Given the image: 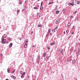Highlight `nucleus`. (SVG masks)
Returning <instances> with one entry per match:
<instances>
[{"instance_id": "obj_1", "label": "nucleus", "mask_w": 80, "mask_h": 80, "mask_svg": "<svg viewBox=\"0 0 80 80\" xmlns=\"http://www.w3.org/2000/svg\"><path fill=\"white\" fill-rule=\"evenodd\" d=\"M42 3L43 2H41V6L40 7V10H43V6H42Z\"/></svg>"}, {"instance_id": "obj_2", "label": "nucleus", "mask_w": 80, "mask_h": 80, "mask_svg": "<svg viewBox=\"0 0 80 80\" xmlns=\"http://www.w3.org/2000/svg\"><path fill=\"white\" fill-rule=\"evenodd\" d=\"M59 52H61V53H63V49L62 48L60 49H59Z\"/></svg>"}, {"instance_id": "obj_3", "label": "nucleus", "mask_w": 80, "mask_h": 80, "mask_svg": "<svg viewBox=\"0 0 80 80\" xmlns=\"http://www.w3.org/2000/svg\"><path fill=\"white\" fill-rule=\"evenodd\" d=\"M59 22H60V21H59V20H58V19H57L55 22V23L56 24H58V23H59Z\"/></svg>"}, {"instance_id": "obj_4", "label": "nucleus", "mask_w": 80, "mask_h": 80, "mask_svg": "<svg viewBox=\"0 0 80 80\" xmlns=\"http://www.w3.org/2000/svg\"><path fill=\"white\" fill-rule=\"evenodd\" d=\"M71 25V24H70V23L68 22V28H70Z\"/></svg>"}, {"instance_id": "obj_5", "label": "nucleus", "mask_w": 80, "mask_h": 80, "mask_svg": "<svg viewBox=\"0 0 80 80\" xmlns=\"http://www.w3.org/2000/svg\"><path fill=\"white\" fill-rule=\"evenodd\" d=\"M12 45H13V43H11L9 45V48H11V47H12Z\"/></svg>"}, {"instance_id": "obj_6", "label": "nucleus", "mask_w": 80, "mask_h": 80, "mask_svg": "<svg viewBox=\"0 0 80 80\" xmlns=\"http://www.w3.org/2000/svg\"><path fill=\"white\" fill-rule=\"evenodd\" d=\"M19 3L20 5H22V0H19Z\"/></svg>"}, {"instance_id": "obj_7", "label": "nucleus", "mask_w": 80, "mask_h": 80, "mask_svg": "<svg viewBox=\"0 0 80 80\" xmlns=\"http://www.w3.org/2000/svg\"><path fill=\"white\" fill-rule=\"evenodd\" d=\"M80 51H78L77 52V56H78L79 55V53H80Z\"/></svg>"}, {"instance_id": "obj_8", "label": "nucleus", "mask_w": 80, "mask_h": 80, "mask_svg": "<svg viewBox=\"0 0 80 80\" xmlns=\"http://www.w3.org/2000/svg\"><path fill=\"white\" fill-rule=\"evenodd\" d=\"M74 5H75V4L74 3V2H72V3H71V5H72V7H73Z\"/></svg>"}, {"instance_id": "obj_9", "label": "nucleus", "mask_w": 80, "mask_h": 80, "mask_svg": "<svg viewBox=\"0 0 80 80\" xmlns=\"http://www.w3.org/2000/svg\"><path fill=\"white\" fill-rule=\"evenodd\" d=\"M12 78L14 80H15L16 79V78L15 77L13 76H11Z\"/></svg>"}, {"instance_id": "obj_10", "label": "nucleus", "mask_w": 80, "mask_h": 80, "mask_svg": "<svg viewBox=\"0 0 80 80\" xmlns=\"http://www.w3.org/2000/svg\"><path fill=\"white\" fill-rule=\"evenodd\" d=\"M37 59H38V60H40V56L39 55H38L37 58Z\"/></svg>"}, {"instance_id": "obj_11", "label": "nucleus", "mask_w": 80, "mask_h": 80, "mask_svg": "<svg viewBox=\"0 0 80 80\" xmlns=\"http://www.w3.org/2000/svg\"><path fill=\"white\" fill-rule=\"evenodd\" d=\"M36 62L37 63H38V64L39 63V60H38V59H36Z\"/></svg>"}, {"instance_id": "obj_12", "label": "nucleus", "mask_w": 80, "mask_h": 80, "mask_svg": "<svg viewBox=\"0 0 80 80\" xmlns=\"http://www.w3.org/2000/svg\"><path fill=\"white\" fill-rule=\"evenodd\" d=\"M75 63V61L74 60H72V63L73 64H74Z\"/></svg>"}, {"instance_id": "obj_13", "label": "nucleus", "mask_w": 80, "mask_h": 80, "mask_svg": "<svg viewBox=\"0 0 80 80\" xmlns=\"http://www.w3.org/2000/svg\"><path fill=\"white\" fill-rule=\"evenodd\" d=\"M55 42H53V43H51L50 44L51 45H55Z\"/></svg>"}, {"instance_id": "obj_14", "label": "nucleus", "mask_w": 80, "mask_h": 80, "mask_svg": "<svg viewBox=\"0 0 80 80\" xmlns=\"http://www.w3.org/2000/svg\"><path fill=\"white\" fill-rule=\"evenodd\" d=\"M20 74H22V72H23V70H22V69H20Z\"/></svg>"}, {"instance_id": "obj_15", "label": "nucleus", "mask_w": 80, "mask_h": 80, "mask_svg": "<svg viewBox=\"0 0 80 80\" xmlns=\"http://www.w3.org/2000/svg\"><path fill=\"white\" fill-rule=\"evenodd\" d=\"M57 28H58L57 27H56L55 28L54 30V32H56V31H57Z\"/></svg>"}, {"instance_id": "obj_16", "label": "nucleus", "mask_w": 80, "mask_h": 80, "mask_svg": "<svg viewBox=\"0 0 80 80\" xmlns=\"http://www.w3.org/2000/svg\"><path fill=\"white\" fill-rule=\"evenodd\" d=\"M27 43H26V44L24 45V48H27Z\"/></svg>"}, {"instance_id": "obj_17", "label": "nucleus", "mask_w": 80, "mask_h": 80, "mask_svg": "<svg viewBox=\"0 0 80 80\" xmlns=\"http://www.w3.org/2000/svg\"><path fill=\"white\" fill-rule=\"evenodd\" d=\"M38 27H42V25L40 24V25H38Z\"/></svg>"}, {"instance_id": "obj_18", "label": "nucleus", "mask_w": 80, "mask_h": 80, "mask_svg": "<svg viewBox=\"0 0 80 80\" xmlns=\"http://www.w3.org/2000/svg\"><path fill=\"white\" fill-rule=\"evenodd\" d=\"M45 56H46V53H44L43 54V57H45Z\"/></svg>"}, {"instance_id": "obj_19", "label": "nucleus", "mask_w": 80, "mask_h": 80, "mask_svg": "<svg viewBox=\"0 0 80 80\" xmlns=\"http://www.w3.org/2000/svg\"><path fill=\"white\" fill-rule=\"evenodd\" d=\"M8 73H10V68H8Z\"/></svg>"}, {"instance_id": "obj_20", "label": "nucleus", "mask_w": 80, "mask_h": 80, "mask_svg": "<svg viewBox=\"0 0 80 80\" xmlns=\"http://www.w3.org/2000/svg\"><path fill=\"white\" fill-rule=\"evenodd\" d=\"M5 39H4V38H3V37H2V41H5Z\"/></svg>"}, {"instance_id": "obj_21", "label": "nucleus", "mask_w": 80, "mask_h": 80, "mask_svg": "<svg viewBox=\"0 0 80 80\" xmlns=\"http://www.w3.org/2000/svg\"><path fill=\"white\" fill-rule=\"evenodd\" d=\"M34 9H35L36 10H38V8L37 7H35L33 8Z\"/></svg>"}, {"instance_id": "obj_22", "label": "nucleus", "mask_w": 80, "mask_h": 80, "mask_svg": "<svg viewBox=\"0 0 80 80\" xmlns=\"http://www.w3.org/2000/svg\"><path fill=\"white\" fill-rule=\"evenodd\" d=\"M65 9H64L63 10H62V12L63 13H65Z\"/></svg>"}, {"instance_id": "obj_23", "label": "nucleus", "mask_w": 80, "mask_h": 80, "mask_svg": "<svg viewBox=\"0 0 80 80\" xmlns=\"http://www.w3.org/2000/svg\"><path fill=\"white\" fill-rule=\"evenodd\" d=\"M49 33H50V29H48V34H49Z\"/></svg>"}, {"instance_id": "obj_24", "label": "nucleus", "mask_w": 80, "mask_h": 80, "mask_svg": "<svg viewBox=\"0 0 80 80\" xmlns=\"http://www.w3.org/2000/svg\"><path fill=\"white\" fill-rule=\"evenodd\" d=\"M59 11H57L56 12V13L57 14H58V13H59Z\"/></svg>"}, {"instance_id": "obj_25", "label": "nucleus", "mask_w": 80, "mask_h": 80, "mask_svg": "<svg viewBox=\"0 0 80 80\" xmlns=\"http://www.w3.org/2000/svg\"><path fill=\"white\" fill-rule=\"evenodd\" d=\"M53 2H50L48 3V5H50V4H52Z\"/></svg>"}, {"instance_id": "obj_26", "label": "nucleus", "mask_w": 80, "mask_h": 80, "mask_svg": "<svg viewBox=\"0 0 80 80\" xmlns=\"http://www.w3.org/2000/svg\"><path fill=\"white\" fill-rule=\"evenodd\" d=\"M15 72V69L13 70V71L12 72V73H13Z\"/></svg>"}, {"instance_id": "obj_27", "label": "nucleus", "mask_w": 80, "mask_h": 80, "mask_svg": "<svg viewBox=\"0 0 80 80\" xmlns=\"http://www.w3.org/2000/svg\"><path fill=\"white\" fill-rule=\"evenodd\" d=\"M7 37V35H6V34L4 35H3L4 38H5V37Z\"/></svg>"}, {"instance_id": "obj_28", "label": "nucleus", "mask_w": 80, "mask_h": 80, "mask_svg": "<svg viewBox=\"0 0 80 80\" xmlns=\"http://www.w3.org/2000/svg\"><path fill=\"white\" fill-rule=\"evenodd\" d=\"M77 11H75L73 13L74 15H75V14H76V13H77Z\"/></svg>"}, {"instance_id": "obj_29", "label": "nucleus", "mask_w": 80, "mask_h": 80, "mask_svg": "<svg viewBox=\"0 0 80 80\" xmlns=\"http://www.w3.org/2000/svg\"><path fill=\"white\" fill-rule=\"evenodd\" d=\"M58 20H59V21L60 22V20H62V18H58Z\"/></svg>"}, {"instance_id": "obj_30", "label": "nucleus", "mask_w": 80, "mask_h": 80, "mask_svg": "<svg viewBox=\"0 0 80 80\" xmlns=\"http://www.w3.org/2000/svg\"><path fill=\"white\" fill-rule=\"evenodd\" d=\"M58 8H57V7H56L55 9V10H57Z\"/></svg>"}, {"instance_id": "obj_31", "label": "nucleus", "mask_w": 80, "mask_h": 80, "mask_svg": "<svg viewBox=\"0 0 80 80\" xmlns=\"http://www.w3.org/2000/svg\"><path fill=\"white\" fill-rule=\"evenodd\" d=\"M76 27L75 26H74L72 28H73L74 29H75Z\"/></svg>"}, {"instance_id": "obj_32", "label": "nucleus", "mask_w": 80, "mask_h": 80, "mask_svg": "<svg viewBox=\"0 0 80 80\" xmlns=\"http://www.w3.org/2000/svg\"><path fill=\"white\" fill-rule=\"evenodd\" d=\"M28 40L27 39H26V41H25V42L26 43H28Z\"/></svg>"}, {"instance_id": "obj_33", "label": "nucleus", "mask_w": 80, "mask_h": 80, "mask_svg": "<svg viewBox=\"0 0 80 80\" xmlns=\"http://www.w3.org/2000/svg\"><path fill=\"white\" fill-rule=\"evenodd\" d=\"M2 43H5V41H2Z\"/></svg>"}, {"instance_id": "obj_34", "label": "nucleus", "mask_w": 80, "mask_h": 80, "mask_svg": "<svg viewBox=\"0 0 80 80\" xmlns=\"http://www.w3.org/2000/svg\"><path fill=\"white\" fill-rule=\"evenodd\" d=\"M37 16H39V15H40V13H37Z\"/></svg>"}, {"instance_id": "obj_35", "label": "nucleus", "mask_w": 80, "mask_h": 80, "mask_svg": "<svg viewBox=\"0 0 80 80\" xmlns=\"http://www.w3.org/2000/svg\"><path fill=\"white\" fill-rule=\"evenodd\" d=\"M73 50V49H72V48H71L70 50V51H71V52H72Z\"/></svg>"}, {"instance_id": "obj_36", "label": "nucleus", "mask_w": 80, "mask_h": 80, "mask_svg": "<svg viewBox=\"0 0 80 80\" xmlns=\"http://www.w3.org/2000/svg\"><path fill=\"white\" fill-rule=\"evenodd\" d=\"M25 74V72H24L22 74V75H24Z\"/></svg>"}, {"instance_id": "obj_37", "label": "nucleus", "mask_w": 80, "mask_h": 80, "mask_svg": "<svg viewBox=\"0 0 80 80\" xmlns=\"http://www.w3.org/2000/svg\"><path fill=\"white\" fill-rule=\"evenodd\" d=\"M19 12H20V10H18L17 11V12L18 13H19Z\"/></svg>"}, {"instance_id": "obj_38", "label": "nucleus", "mask_w": 80, "mask_h": 80, "mask_svg": "<svg viewBox=\"0 0 80 80\" xmlns=\"http://www.w3.org/2000/svg\"><path fill=\"white\" fill-rule=\"evenodd\" d=\"M47 48L48 49V50H50V47H47Z\"/></svg>"}, {"instance_id": "obj_39", "label": "nucleus", "mask_w": 80, "mask_h": 80, "mask_svg": "<svg viewBox=\"0 0 80 80\" xmlns=\"http://www.w3.org/2000/svg\"><path fill=\"white\" fill-rule=\"evenodd\" d=\"M48 35H49V34H48H48H47L46 35V37H48Z\"/></svg>"}, {"instance_id": "obj_40", "label": "nucleus", "mask_w": 80, "mask_h": 80, "mask_svg": "<svg viewBox=\"0 0 80 80\" xmlns=\"http://www.w3.org/2000/svg\"><path fill=\"white\" fill-rule=\"evenodd\" d=\"M79 3H80V2H79V1L77 2V4H79Z\"/></svg>"}, {"instance_id": "obj_41", "label": "nucleus", "mask_w": 80, "mask_h": 80, "mask_svg": "<svg viewBox=\"0 0 80 80\" xmlns=\"http://www.w3.org/2000/svg\"><path fill=\"white\" fill-rule=\"evenodd\" d=\"M10 67H13V65H12V64H10Z\"/></svg>"}, {"instance_id": "obj_42", "label": "nucleus", "mask_w": 80, "mask_h": 80, "mask_svg": "<svg viewBox=\"0 0 80 80\" xmlns=\"http://www.w3.org/2000/svg\"><path fill=\"white\" fill-rule=\"evenodd\" d=\"M11 40V38H9L8 39V41H10Z\"/></svg>"}, {"instance_id": "obj_43", "label": "nucleus", "mask_w": 80, "mask_h": 80, "mask_svg": "<svg viewBox=\"0 0 80 80\" xmlns=\"http://www.w3.org/2000/svg\"><path fill=\"white\" fill-rule=\"evenodd\" d=\"M68 5H71V3H68Z\"/></svg>"}, {"instance_id": "obj_44", "label": "nucleus", "mask_w": 80, "mask_h": 80, "mask_svg": "<svg viewBox=\"0 0 80 80\" xmlns=\"http://www.w3.org/2000/svg\"><path fill=\"white\" fill-rule=\"evenodd\" d=\"M21 78H23L24 77H23V75H22L21 76Z\"/></svg>"}, {"instance_id": "obj_45", "label": "nucleus", "mask_w": 80, "mask_h": 80, "mask_svg": "<svg viewBox=\"0 0 80 80\" xmlns=\"http://www.w3.org/2000/svg\"><path fill=\"white\" fill-rule=\"evenodd\" d=\"M25 10V9H22V12H23Z\"/></svg>"}, {"instance_id": "obj_46", "label": "nucleus", "mask_w": 80, "mask_h": 80, "mask_svg": "<svg viewBox=\"0 0 80 80\" xmlns=\"http://www.w3.org/2000/svg\"><path fill=\"white\" fill-rule=\"evenodd\" d=\"M49 56H47V59H48V58H49Z\"/></svg>"}, {"instance_id": "obj_47", "label": "nucleus", "mask_w": 80, "mask_h": 80, "mask_svg": "<svg viewBox=\"0 0 80 80\" xmlns=\"http://www.w3.org/2000/svg\"><path fill=\"white\" fill-rule=\"evenodd\" d=\"M66 33H68V30H67L66 31Z\"/></svg>"}, {"instance_id": "obj_48", "label": "nucleus", "mask_w": 80, "mask_h": 80, "mask_svg": "<svg viewBox=\"0 0 80 80\" xmlns=\"http://www.w3.org/2000/svg\"><path fill=\"white\" fill-rule=\"evenodd\" d=\"M50 35L51 36H51L52 35V33H50Z\"/></svg>"}, {"instance_id": "obj_49", "label": "nucleus", "mask_w": 80, "mask_h": 80, "mask_svg": "<svg viewBox=\"0 0 80 80\" xmlns=\"http://www.w3.org/2000/svg\"><path fill=\"white\" fill-rule=\"evenodd\" d=\"M70 19L71 20H72V18L71 17H70Z\"/></svg>"}, {"instance_id": "obj_50", "label": "nucleus", "mask_w": 80, "mask_h": 80, "mask_svg": "<svg viewBox=\"0 0 80 80\" xmlns=\"http://www.w3.org/2000/svg\"><path fill=\"white\" fill-rule=\"evenodd\" d=\"M70 17H71V18H73V16H71Z\"/></svg>"}, {"instance_id": "obj_51", "label": "nucleus", "mask_w": 80, "mask_h": 80, "mask_svg": "<svg viewBox=\"0 0 80 80\" xmlns=\"http://www.w3.org/2000/svg\"><path fill=\"white\" fill-rule=\"evenodd\" d=\"M0 56H2V53H1L0 54Z\"/></svg>"}, {"instance_id": "obj_52", "label": "nucleus", "mask_w": 80, "mask_h": 80, "mask_svg": "<svg viewBox=\"0 0 80 80\" xmlns=\"http://www.w3.org/2000/svg\"><path fill=\"white\" fill-rule=\"evenodd\" d=\"M70 37H71V36H69V37H68V38H70Z\"/></svg>"}, {"instance_id": "obj_53", "label": "nucleus", "mask_w": 80, "mask_h": 80, "mask_svg": "<svg viewBox=\"0 0 80 80\" xmlns=\"http://www.w3.org/2000/svg\"><path fill=\"white\" fill-rule=\"evenodd\" d=\"M78 51H80V48H79L78 49Z\"/></svg>"}, {"instance_id": "obj_54", "label": "nucleus", "mask_w": 80, "mask_h": 80, "mask_svg": "<svg viewBox=\"0 0 80 80\" xmlns=\"http://www.w3.org/2000/svg\"><path fill=\"white\" fill-rule=\"evenodd\" d=\"M7 34H9V32H7Z\"/></svg>"}, {"instance_id": "obj_55", "label": "nucleus", "mask_w": 80, "mask_h": 80, "mask_svg": "<svg viewBox=\"0 0 80 80\" xmlns=\"http://www.w3.org/2000/svg\"><path fill=\"white\" fill-rule=\"evenodd\" d=\"M63 33H64V34H65V32L64 31L63 32Z\"/></svg>"}, {"instance_id": "obj_56", "label": "nucleus", "mask_w": 80, "mask_h": 80, "mask_svg": "<svg viewBox=\"0 0 80 80\" xmlns=\"http://www.w3.org/2000/svg\"><path fill=\"white\" fill-rule=\"evenodd\" d=\"M32 47H33L34 48V47H35V45H33Z\"/></svg>"}, {"instance_id": "obj_57", "label": "nucleus", "mask_w": 80, "mask_h": 80, "mask_svg": "<svg viewBox=\"0 0 80 80\" xmlns=\"http://www.w3.org/2000/svg\"><path fill=\"white\" fill-rule=\"evenodd\" d=\"M73 33H74L73 32H72V34H73Z\"/></svg>"}, {"instance_id": "obj_58", "label": "nucleus", "mask_w": 80, "mask_h": 80, "mask_svg": "<svg viewBox=\"0 0 80 80\" xmlns=\"http://www.w3.org/2000/svg\"><path fill=\"white\" fill-rule=\"evenodd\" d=\"M19 39L20 40H21V38H19Z\"/></svg>"}, {"instance_id": "obj_59", "label": "nucleus", "mask_w": 80, "mask_h": 80, "mask_svg": "<svg viewBox=\"0 0 80 80\" xmlns=\"http://www.w3.org/2000/svg\"><path fill=\"white\" fill-rule=\"evenodd\" d=\"M72 59H71L70 60V61H72Z\"/></svg>"}, {"instance_id": "obj_60", "label": "nucleus", "mask_w": 80, "mask_h": 80, "mask_svg": "<svg viewBox=\"0 0 80 80\" xmlns=\"http://www.w3.org/2000/svg\"><path fill=\"white\" fill-rule=\"evenodd\" d=\"M6 80H8V79H6Z\"/></svg>"}, {"instance_id": "obj_61", "label": "nucleus", "mask_w": 80, "mask_h": 80, "mask_svg": "<svg viewBox=\"0 0 80 80\" xmlns=\"http://www.w3.org/2000/svg\"><path fill=\"white\" fill-rule=\"evenodd\" d=\"M67 62H68V60H67Z\"/></svg>"}, {"instance_id": "obj_62", "label": "nucleus", "mask_w": 80, "mask_h": 80, "mask_svg": "<svg viewBox=\"0 0 80 80\" xmlns=\"http://www.w3.org/2000/svg\"><path fill=\"white\" fill-rule=\"evenodd\" d=\"M76 45H78V43H77Z\"/></svg>"}, {"instance_id": "obj_63", "label": "nucleus", "mask_w": 80, "mask_h": 80, "mask_svg": "<svg viewBox=\"0 0 80 80\" xmlns=\"http://www.w3.org/2000/svg\"><path fill=\"white\" fill-rule=\"evenodd\" d=\"M38 17H40V16L39 15L38 16Z\"/></svg>"}, {"instance_id": "obj_64", "label": "nucleus", "mask_w": 80, "mask_h": 80, "mask_svg": "<svg viewBox=\"0 0 80 80\" xmlns=\"http://www.w3.org/2000/svg\"><path fill=\"white\" fill-rule=\"evenodd\" d=\"M25 3H27V2L26 1H25Z\"/></svg>"}]
</instances>
